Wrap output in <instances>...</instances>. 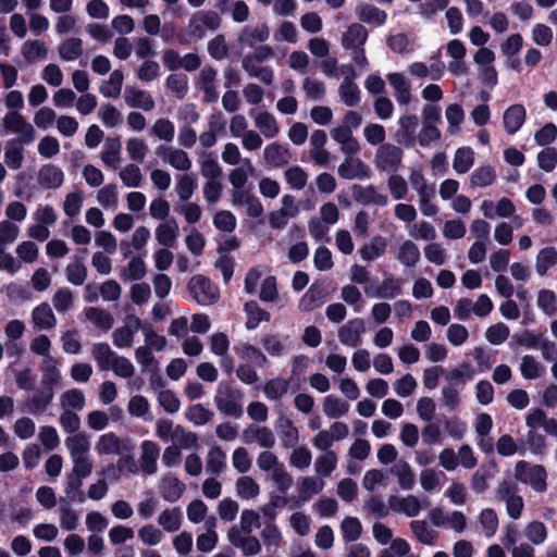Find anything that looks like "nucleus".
Listing matches in <instances>:
<instances>
[{"instance_id": "obj_52", "label": "nucleus", "mask_w": 557, "mask_h": 557, "mask_svg": "<svg viewBox=\"0 0 557 557\" xmlns=\"http://www.w3.org/2000/svg\"><path fill=\"white\" fill-rule=\"evenodd\" d=\"M396 259L405 268H414L420 261V249L417 244L407 239L399 246Z\"/></svg>"}, {"instance_id": "obj_31", "label": "nucleus", "mask_w": 557, "mask_h": 557, "mask_svg": "<svg viewBox=\"0 0 557 557\" xmlns=\"http://www.w3.org/2000/svg\"><path fill=\"white\" fill-rule=\"evenodd\" d=\"M54 397V391L42 387L41 391L35 393L23 403V408L33 414L44 413L51 405Z\"/></svg>"}, {"instance_id": "obj_10", "label": "nucleus", "mask_w": 557, "mask_h": 557, "mask_svg": "<svg viewBox=\"0 0 557 557\" xmlns=\"http://www.w3.org/2000/svg\"><path fill=\"white\" fill-rule=\"evenodd\" d=\"M496 497L504 500L508 516L517 520L521 517L524 507L523 498L518 495L517 486L510 482L503 481L497 485Z\"/></svg>"}, {"instance_id": "obj_16", "label": "nucleus", "mask_w": 557, "mask_h": 557, "mask_svg": "<svg viewBox=\"0 0 557 557\" xmlns=\"http://www.w3.org/2000/svg\"><path fill=\"white\" fill-rule=\"evenodd\" d=\"M281 208L270 212L269 224L272 230H283L287 226L290 218H294L298 213V209L295 206V199L292 195L283 196L281 200Z\"/></svg>"}, {"instance_id": "obj_23", "label": "nucleus", "mask_w": 557, "mask_h": 557, "mask_svg": "<svg viewBox=\"0 0 557 557\" xmlns=\"http://www.w3.org/2000/svg\"><path fill=\"white\" fill-rule=\"evenodd\" d=\"M160 447L152 441H144L140 445L139 466L144 474L152 475L158 471Z\"/></svg>"}, {"instance_id": "obj_1", "label": "nucleus", "mask_w": 557, "mask_h": 557, "mask_svg": "<svg viewBox=\"0 0 557 557\" xmlns=\"http://www.w3.org/2000/svg\"><path fill=\"white\" fill-rule=\"evenodd\" d=\"M274 49L270 45H260L251 53L242 58V67L249 77L257 78L262 84L270 86L274 82V70L261 63L274 57Z\"/></svg>"}, {"instance_id": "obj_51", "label": "nucleus", "mask_w": 557, "mask_h": 557, "mask_svg": "<svg viewBox=\"0 0 557 557\" xmlns=\"http://www.w3.org/2000/svg\"><path fill=\"white\" fill-rule=\"evenodd\" d=\"M59 404L62 410L81 411L86 405L85 394L78 388L66 389L60 395Z\"/></svg>"}, {"instance_id": "obj_50", "label": "nucleus", "mask_w": 557, "mask_h": 557, "mask_svg": "<svg viewBox=\"0 0 557 557\" xmlns=\"http://www.w3.org/2000/svg\"><path fill=\"white\" fill-rule=\"evenodd\" d=\"M198 162L200 174L206 181L219 180L222 175V168L212 152L202 151Z\"/></svg>"}, {"instance_id": "obj_22", "label": "nucleus", "mask_w": 557, "mask_h": 557, "mask_svg": "<svg viewBox=\"0 0 557 557\" xmlns=\"http://www.w3.org/2000/svg\"><path fill=\"white\" fill-rule=\"evenodd\" d=\"M124 101L129 108L141 109L147 112L153 110L156 106L149 91L139 89L135 86H126L124 91Z\"/></svg>"}, {"instance_id": "obj_62", "label": "nucleus", "mask_w": 557, "mask_h": 557, "mask_svg": "<svg viewBox=\"0 0 557 557\" xmlns=\"http://www.w3.org/2000/svg\"><path fill=\"white\" fill-rule=\"evenodd\" d=\"M519 370L525 380H536L545 373V367L531 355L522 356Z\"/></svg>"}, {"instance_id": "obj_58", "label": "nucleus", "mask_w": 557, "mask_h": 557, "mask_svg": "<svg viewBox=\"0 0 557 557\" xmlns=\"http://www.w3.org/2000/svg\"><path fill=\"white\" fill-rule=\"evenodd\" d=\"M523 534L530 544L539 546L547 540L548 530L544 522L532 520L524 525Z\"/></svg>"}, {"instance_id": "obj_21", "label": "nucleus", "mask_w": 557, "mask_h": 557, "mask_svg": "<svg viewBox=\"0 0 557 557\" xmlns=\"http://www.w3.org/2000/svg\"><path fill=\"white\" fill-rule=\"evenodd\" d=\"M331 137L341 145V151L346 156H355L360 151V145L347 126L338 125L331 129Z\"/></svg>"}, {"instance_id": "obj_61", "label": "nucleus", "mask_w": 557, "mask_h": 557, "mask_svg": "<svg viewBox=\"0 0 557 557\" xmlns=\"http://www.w3.org/2000/svg\"><path fill=\"white\" fill-rule=\"evenodd\" d=\"M323 412L329 419H337L344 417L349 411V404L342 400L337 396L327 395L323 399Z\"/></svg>"}, {"instance_id": "obj_14", "label": "nucleus", "mask_w": 557, "mask_h": 557, "mask_svg": "<svg viewBox=\"0 0 557 557\" xmlns=\"http://www.w3.org/2000/svg\"><path fill=\"white\" fill-rule=\"evenodd\" d=\"M364 333V320L362 318H354L338 329L337 336L343 345L356 348L360 346Z\"/></svg>"}, {"instance_id": "obj_3", "label": "nucleus", "mask_w": 557, "mask_h": 557, "mask_svg": "<svg viewBox=\"0 0 557 557\" xmlns=\"http://www.w3.org/2000/svg\"><path fill=\"white\" fill-rule=\"evenodd\" d=\"M404 151L395 144H383L374 153L373 164L379 172L394 174L403 165Z\"/></svg>"}, {"instance_id": "obj_40", "label": "nucleus", "mask_w": 557, "mask_h": 557, "mask_svg": "<svg viewBox=\"0 0 557 557\" xmlns=\"http://www.w3.org/2000/svg\"><path fill=\"white\" fill-rule=\"evenodd\" d=\"M474 376V369L468 362H462L445 373V385L462 388Z\"/></svg>"}, {"instance_id": "obj_28", "label": "nucleus", "mask_w": 557, "mask_h": 557, "mask_svg": "<svg viewBox=\"0 0 557 557\" xmlns=\"http://www.w3.org/2000/svg\"><path fill=\"white\" fill-rule=\"evenodd\" d=\"M58 366L59 362L54 357L42 358L40 362L42 387L53 391L55 386L61 384L62 373Z\"/></svg>"}, {"instance_id": "obj_34", "label": "nucleus", "mask_w": 557, "mask_h": 557, "mask_svg": "<svg viewBox=\"0 0 557 557\" xmlns=\"http://www.w3.org/2000/svg\"><path fill=\"white\" fill-rule=\"evenodd\" d=\"M95 448L100 456L120 455L127 449L125 443L113 432L99 436Z\"/></svg>"}, {"instance_id": "obj_11", "label": "nucleus", "mask_w": 557, "mask_h": 557, "mask_svg": "<svg viewBox=\"0 0 557 557\" xmlns=\"http://www.w3.org/2000/svg\"><path fill=\"white\" fill-rule=\"evenodd\" d=\"M156 153L174 170L187 173L193 168V161L188 152L183 148L173 146H159Z\"/></svg>"}, {"instance_id": "obj_38", "label": "nucleus", "mask_w": 557, "mask_h": 557, "mask_svg": "<svg viewBox=\"0 0 557 557\" xmlns=\"http://www.w3.org/2000/svg\"><path fill=\"white\" fill-rule=\"evenodd\" d=\"M32 323L38 330H51L57 325V318L47 302H41L32 310Z\"/></svg>"}, {"instance_id": "obj_25", "label": "nucleus", "mask_w": 557, "mask_h": 557, "mask_svg": "<svg viewBox=\"0 0 557 557\" xmlns=\"http://www.w3.org/2000/svg\"><path fill=\"white\" fill-rule=\"evenodd\" d=\"M185 488V484L172 473H166L159 482L160 495L169 503L177 502L184 494Z\"/></svg>"}, {"instance_id": "obj_63", "label": "nucleus", "mask_w": 557, "mask_h": 557, "mask_svg": "<svg viewBox=\"0 0 557 557\" xmlns=\"http://www.w3.org/2000/svg\"><path fill=\"white\" fill-rule=\"evenodd\" d=\"M357 15L361 22L376 26L383 25L387 18L385 11L370 4H360L357 8Z\"/></svg>"}, {"instance_id": "obj_49", "label": "nucleus", "mask_w": 557, "mask_h": 557, "mask_svg": "<svg viewBox=\"0 0 557 557\" xmlns=\"http://www.w3.org/2000/svg\"><path fill=\"white\" fill-rule=\"evenodd\" d=\"M401 490L410 491L416 484L414 472L406 460H397L391 469Z\"/></svg>"}, {"instance_id": "obj_56", "label": "nucleus", "mask_w": 557, "mask_h": 557, "mask_svg": "<svg viewBox=\"0 0 557 557\" xmlns=\"http://www.w3.org/2000/svg\"><path fill=\"white\" fill-rule=\"evenodd\" d=\"M497 174L493 166L483 165L475 169L469 177L471 188H485L496 181Z\"/></svg>"}, {"instance_id": "obj_8", "label": "nucleus", "mask_w": 557, "mask_h": 557, "mask_svg": "<svg viewBox=\"0 0 557 557\" xmlns=\"http://www.w3.org/2000/svg\"><path fill=\"white\" fill-rule=\"evenodd\" d=\"M3 126L8 133L18 135L15 139L20 144H29L35 140L33 125L17 111H9L3 117Z\"/></svg>"}, {"instance_id": "obj_55", "label": "nucleus", "mask_w": 557, "mask_h": 557, "mask_svg": "<svg viewBox=\"0 0 557 557\" xmlns=\"http://www.w3.org/2000/svg\"><path fill=\"white\" fill-rule=\"evenodd\" d=\"M147 274V265L143 258L133 257L121 270L120 277L124 282L140 281Z\"/></svg>"}, {"instance_id": "obj_13", "label": "nucleus", "mask_w": 557, "mask_h": 557, "mask_svg": "<svg viewBox=\"0 0 557 557\" xmlns=\"http://www.w3.org/2000/svg\"><path fill=\"white\" fill-rule=\"evenodd\" d=\"M230 544L239 548L246 557L258 555L261 552L260 541L251 534H242L237 525H232L226 533Z\"/></svg>"}, {"instance_id": "obj_27", "label": "nucleus", "mask_w": 557, "mask_h": 557, "mask_svg": "<svg viewBox=\"0 0 557 557\" xmlns=\"http://www.w3.org/2000/svg\"><path fill=\"white\" fill-rule=\"evenodd\" d=\"M388 506L393 511L404 513L407 517H416L422 509V503L412 494L404 497L391 496Z\"/></svg>"}, {"instance_id": "obj_47", "label": "nucleus", "mask_w": 557, "mask_h": 557, "mask_svg": "<svg viewBox=\"0 0 557 557\" xmlns=\"http://www.w3.org/2000/svg\"><path fill=\"white\" fill-rule=\"evenodd\" d=\"M338 456L336 451L320 453L314 460V473L324 480L337 468Z\"/></svg>"}, {"instance_id": "obj_45", "label": "nucleus", "mask_w": 557, "mask_h": 557, "mask_svg": "<svg viewBox=\"0 0 557 557\" xmlns=\"http://www.w3.org/2000/svg\"><path fill=\"white\" fill-rule=\"evenodd\" d=\"M90 354L101 371H109L111 362H113V359L117 355L108 343L102 342L92 344Z\"/></svg>"}, {"instance_id": "obj_60", "label": "nucleus", "mask_w": 557, "mask_h": 557, "mask_svg": "<svg viewBox=\"0 0 557 557\" xmlns=\"http://www.w3.org/2000/svg\"><path fill=\"white\" fill-rule=\"evenodd\" d=\"M285 339L275 333L264 334L260 341L263 352L274 358L282 357L286 350Z\"/></svg>"}, {"instance_id": "obj_17", "label": "nucleus", "mask_w": 557, "mask_h": 557, "mask_svg": "<svg viewBox=\"0 0 557 557\" xmlns=\"http://www.w3.org/2000/svg\"><path fill=\"white\" fill-rule=\"evenodd\" d=\"M249 115L252 117L255 126L259 131L258 133H260L264 138L272 139L280 134V124L275 115L271 112L265 110H250Z\"/></svg>"}, {"instance_id": "obj_37", "label": "nucleus", "mask_w": 557, "mask_h": 557, "mask_svg": "<svg viewBox=\"0 0 557 557\" xmlns=\"http://www.w3.org/2000/svg\"><path fill=\"white\" fill-rule=\"evenodd\" d=\"M281 445L283 448H293L299 443V431L288 417H281L277 421Z\"/></svg>"}, {"instance_id": "obj_33", "label": "nucleus", "mask_w": 557, "mask_h": 557, "mask_svg": "<svg viewBox=\"0 0 557 557\" xmlns=\"http://www.w3.org/2000/svg\"><path fill=\"white\" fill-rule=\"evenodd\" d=\"M270 36V28L265 23L245 26L239 35L238 41L248 47H255L257 44L264 42Z\"/></svg>"}, {"instance_id": "obj_48", "label": "nucleus", "mask_w": 557, "mask_h": 557, "mask_svg": "<svg viewBox=\"0 0 557 557\" xmlns=\"http://www.w3.org/2000/svg\"><path fill=\"white\" fill-rule=\"evenodd\" d=\"M197 188V177L190 173H182L175 176V193L181 202L188 201Z\"/></svg>"}, {"instance_id": "obj_32", "label": "nucleus", "mask_w": 557, "mask_h": 557, "mask_svg": "<svg viewBox=\"0 0 557 557\" xmlns=\"http://www.w3.org/2000/svg\"><path fill=\"white\" fill-rule=\"evenodd\" d=\"M445 69L446 66L442 61L432 63L430 66L424 62L414 61L409 64L408 72L417 78L430 77L432 81H438L443 77Z\"/></svg>"}, {"instance_id": "obj_4", "label": "nucleus", "mask_w": 557, "mask_h": 557, "mask_svg": "<svg viewBox=\"0 0 557 557\" xmlns=\"http://www.w3.org/2000/svg\"><path fill=\"white\" fill-rule=\"evenodd\" d=\"M220 25L221 17L215 11H198L189 17L186 30L191 39H202L207 32H215Z\"/></svg>"}, {"instance_id": "obj_29", "label": "nucleus", "mask_w": 557, "mask_h": 557, "mask_svg": "<svg viewBox=\"0 0 557 557\" xmlns=\"http://www.w3.org/2000/svg\"><path fill=\"white\" fill-rule=\"evenodd\" d=\"M352 194L355 200L363 206L375 205L385 207L388 203V197L379 193L373 185L354 186Z\"/></svg>"}, {"instance_id": "obj_59", "label": "nucleus", "mask_w": 557, "mask_h": 557, "mask_svg": "<svg viewBox=\"0 0 557 557\" xmlns=\"http://www.w3.org/2000/svg\"><path fill=\"white\" fill-rule=\"evenodd\" d=\"M474 165V151L470 147H460L454 153L453 169L457 174H466Z\"/></svg>"}, {"instance_id": "obj_54", "label": "nucleus", "mask_w": 557, "mask_h": 557, "mask_svg": "<svg viewBox=\"0 0 557 557\" xmlns=\"http://www.w3.org/2000/svg\"><path fill=\"white\" fill-rule=\"evenodd\" d=\"M59 57L63 61H74L84 53L83 40L77 37H70L63 40L58 47Z\"/></svg>"}, {"instance_id": "obj_12", "label": "nucleus", "mask_w": 557, "mask_h": 557, "mask_svg": "<svg viewBox=\"0 0 557 557\" xmlns=\"http://www.w3.org/2000/svg\"><path fill=\"white\" fill-rule=\"evenodd\" d=\"M242 440L246 445L257 443L263 449H271L276 444L275 435L270 428L253 423L243 430Z\"/></svg>"}, {"instance_id": "obj_2", "label": "nucleus", "mask_w": 557, "mask_h": 557, "mask_svg": "<svg viewBox=\"0 0 557 557\" xmlns=\"http://www.w3.org/2000/svg\"><path fill=\"white\" fill-rule=\"evenodd\" d=\"M244 394L240 389L227 382H220L214 395V405L216 409L228 417L238 419L243 416Z\"/></svg>"}, {"instance_id": "obj_7", "label": "nucleus", "mask_w": 557, "mask_h": 557, "mask_svg": "<svg viewBox=\"0 0 557 557\" xmlns=\"http://www.w3.org/2000/svg\"><path fill=\"white\" fill-rule=\"evenodd\" d=\"M191 297L201 306H209L218 301L219 289L203 275H194L188 282Z\"/></svg>"}, {"instance_id": "obj_35", "label": "nucleus", "mask_w": 557, "mask_h": 557, "mask_svg": "<svg viewBox=\"0 0 557 557\" xmlns=\"http://www.w3.org/2000/svg\"><path fill=\"white\" fill-rule=\"evenodd\" d=\"M289 389L290 381L280 375L268 380L262 386L265 398L274 403L282 400Z\"/></svg>"}, {"instance_id": "obj_46", "label": "nucleus", "mask_w": 557, "mask_h": 557, "mask_svg": "<svg viewBox=\"0 0 557 557\" xmlns=\"http://www.w3.org/2000/svg\"><path fill=\"white\" fill-rule=\"evenodd\" d=\"M157 522L163 531L175 533L181 529L183 523L182 511L178 507L165 508L159 513Z\"/></svg>"}, {"instance_id": "obj_39", "label": "nucleus", "mask_w": 557, "mask_h": 557, "mask_svg": "<svg viewBox=\"0 0 557 557\" xmlns=\"http://www.w3.org/2000/svg\"><path fill=\"white\" fill-rule=\"evenodd\" d=\"M226 468V453L218 445L210 446L206 456V471L214 476H219Z\"/></svg>"}, {"instance_id": "obj_44", "label": "nucleus", "mask_w": 557, "mask_h": 557, "mask_svg": "<svg viewBox=\"0 0 557 557\" xmlns=\"http://www.w3.org/2000/svg\"><path fill=\"white\" fill-rule=\"evenodd\" d=\"M324 480L318 476H300L297 481V491L300 498L309 500L313 495L320 494L324 488Z\"/></svg>"}, {"instance_id": "obj_18", "label": "nucleus", "mask_w": 557, "mask_h": 557, "mask_svg": "<svg viewBox=\"0 0 557 557\" xmlns=\"http://www.w3.org/2000/svg\"><path fill=\"white\" fill-rule=\"evenodd\" d=\"M419 117L416 114H405L398 120V128L395 133V140L398 145L412 147L416 143V129Z\"/></svg>"}, {"instance_id": "obj_9", "label": "nucleus", "mask_w": 557, "mask_h": 557, "mask_svg": "<svg viewBox=\"0 0 557 557\" xmlns=\"http://www.w3.org/2000/svg\"><path fill=\"white\" fill-rule=\"evenodd\" d=\"M141 320L135 314H127L123 325L112 332V343L116 348L127 349L134 344L135 334L141 330Z\"/></svg>"}, {"instance_id": "obj_41", "label": "nucleus", "mask_w": 557, "mask_h": 557, "mask_svg": "<svg viewBox=\"0 0 557 557\" xmlns=\"http://www.w3.org/2000/svg\"><path fill=\"white\" fill-rule=\"evenodd\" d=\"M256 174V168L250 158H245L244 164L236 165L228 173L230 184L234 189H243L249 177Z\"/></svg>"}, {"instance_id": "obj_15", "label": "nucleus", "mask_w": 557, "mask_h": 557, "mask_svg": "<svg viewBox=\"0 0 557 557\" xmlns=\"http://www.w3.org/2000/svg\"><path fill=\"white\" fill-rule=\"evenodd\" d=\"M218 71L212 66H203L196 81V87L202 91L203 101L207 103L215 102L219 99L218 91Z\"/></svg>"}, {"instance_id": "obj_6", "label": "nucleus", "mask_w": 557, "mask_h": 557, "mask_svg": "<svg viewBox=\"0 0 557 557\" xmlns=\"http://www.w3.org/2000/svg\"><path fill=\"white\" fill-rule=\"evenodd\" d=\"M349 428L342 421L333 422L327 430H320L311 440L313 447L320 453L334 451L332 446L348 437Z\"/></svg>"}, {"instance_id": "obj_26", "label": "nucleus", "mask_w": 557, "mask_h": 557, "mask_svg": "<svg viewBox=\"0 0 557 557\" xmlns=\"http://www.w3.org/2000/svg\"><path fill=\"white\" fill-rule=\"evenodd\" d=\"M100 160L104 166L116 170L122 161V143L119 137H108L103 144Z\"/></svg>"}, {"instance_id": "obj_64", "label": "nucleus", "mask_w": 557, "mask_h": 557, "mask_svg": "<svg viewBox=\"0 0 557 557\" xmlns=\"http://www.w3.org/2000/svg\"><path fill=\"white\" fill-rule=\"evenodd\" d=\"M557 264V249L555 247H545L541 249L535 259L536 273L541 276Z\"/></svg>"}, {"instance_id": "obj_36", "label": "nucleus", "mask_w": 557, "mask_h": 557, "mask_svg": "<svg viewBox=\"0 0 557 557\" xmlns=\"http://www.w3.org/2000/svg\"><path fill=\"white\" fill-rule=\"evenodd\" d=\"M527 111L522 104H512L507 108L503 115V123L509 135L516 134L524 124Z\"/></svg>"}, {"instance_id": "obj_5", "label": "nucleus", "mask_w": 557, "mask_h": 557, "mask_svg": "<svg viewBox=\"0 0 557 557\" xmlns=\"http://www.w3.org/2000/svg\"><path fill=\"white\" fill-rule=\"evenodd\" d=\"M515 478L522 483L530 484L537 493H543L547 488V473L541 465H530L520 460L515 467Z\"/></svg>"}, {"instance_id": "obj_30", "label": "nucleus", "mask_w": 557, "mask_h": 557, "mask_svg": "<svg viewBox=\"0 0 557 557\" xmlns=\"http://www.w3.org/2000/svg\"><path fill=\"white\" fill-rule=\"evenodd\" d=\"M369 37L368 29L360 23L350 24L342 34L341 45L345 50L364 46Z\"/></svg>"}, {"instance_id": "obj_20", "label": "nucleus", "mask_w": 557, "mask_h": 557, "mask_svg": "<svg viewBox=\"0 0 557 557\" xmlns=\"http://www.w3.org/2000/svg\"><path fill=\"white\" fill-rule=\"evenodd\" d=\"M263 160L273 168L287 165L293 158L288 147L277 141L267 145L262 152Z\"/></svg>"}, {"instance_id": "obj_43", "label": "nucleus", "mask_w": 557, "mask_h": 557, "mask_svg": "<svg viewBox=\"0 0 557 557\" xmlns=\"http://www.w3.org/2000/svg\"><path fill=\"white\" fill-rule=\"evenodd\" d=\"M180 227L175 219L160 223L154 231L157 242L164 247H173L177 240Z\"/></svg>"}, {"instance_id": "obj_19", "label": "nucleus", "mask_w": 557, "mask_h": 557, "mask_svg": "<svg viewBox=\"0 0 557 557\" xmlns=\"http://www.w3.org/2000/svg\"><path fill=\"white\" fill-rule=\"evenodd\" d=\"M338 176L346 181L370 178V168L358 158H346L338 165Z\"/></svg>"}, {"instance_id": "obj_42", "label": "nucleus", "mask_w": 557, "mask_h": 557, "mask_svg": "<svg viewBox=\"0 0 557 557\" xmlns=\"http://www.w3.org/2000/svg\"><path fill=\"white\" fill-rule=\"evenodd\" d=\"M64 181L63 171L53 165L46 164L41 166L38 172V184L46 189H55L59 188Z\"/></svg>"}, {"instance_id": "obj_57", "label": "nucleus", "mask_w": 557, "mask_h": 557, "mask_svg": "<svg viewBox=\"0 0 557 557\" xmlns=\"http://www.w3.org/2000/svg\"><path fill=\"white\" fill-rule=\"evenodd\" d=\"M235 492L239 498L250 500L260 494V485L252 476L242 475L235 482Z\"/></svg>"}, {"instance_id": "obj_24", "label": "nucleus", "mask_w": 557, "mask_h": 557, "mask_svg": "<svg viewBox=\"0 0 557 557\" xmlns=\"http://www.w3.org/2000/svg\"><path fill=\"white\" fill-rule=\"evenodd\" d=\"M387 81L394 89V97L398 104L407 106L412 99L410 81L404 73L393 72L387 74Z\"/></svg>"}, {"instance_id": "obj_53", "label": "nucleus", "mask_w": 557, "mask_h": 557, "mask_svg": "<svg viewBox=\"0 0 557 557\" xmlns=\"http://www.w3.org/2000/svg\"><path fill=\"white\" fill-rule=\"evenodd\" d=\"M71 459L90 455V441L85 433H75L65 440Z\"/></svg>"}]
</instances>
